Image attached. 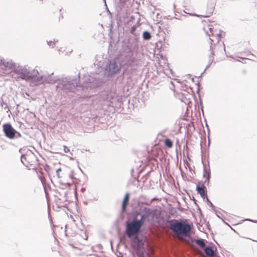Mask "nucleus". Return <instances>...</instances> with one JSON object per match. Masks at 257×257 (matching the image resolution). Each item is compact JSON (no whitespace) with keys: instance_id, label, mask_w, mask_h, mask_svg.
Listing matches in <instances>:
<instances>
[{"instance_id":"1","label":"nucleus","mask_w":257,"mask_h":257,"mask_svg":"<svg viewBox=\"0 0 257 257\" xmlns=\"http://www.w3.org/2000/svg\"><path fill=\"white\" fill-rule=\"evenodd\" d=\"M202 24L204 31L210 37V49L213 56L219 49V46L217 45L222 38L223 32L220 29L219 25L209 20H202ZM220 47L221 48V46Z\"/></svg>"},{"instance_id":"2","label":"nucleus","mask_w":257,"mask_h":257,"mask_svg":"<svg viewBox=\"0 0 257 257\" xmlns=\"http://www.w3.org/2000/svg\"><path fill=\"white\" fill-rule=\"evenodd\" d=\"M170 228L181 240L184 241L185 237H189L191 234V226L187 220H173L170 223Z\"/></svg>"},{"instance_id":"3","label":"nucleus","mask_w":257,"mask_h":257,"mask_svg":"<svg viewBox=\"0 0 257 257\" xmlns=\"http://www.w3.org/2000/svg\"><path fill=\"white\" fill-rule=\"evenodd\" d=\"M141 226L140 221H137V220H134L127 223L125 230L127 236L131 237L137 235L139 232Z\"/></svg>"},{"instance_id":"4","label":"nucleus","mask_w":257,"mask_h":257,"mask_svg":"<svg viewBox=\"0 0 257 257\" xmlns=\"http://www.w3.org/2000/svg\"><path fill=\"white\" fill-rule=\"evenodd\" d=\"M3 128L6 136L10 139H13L16 137H21L20 133L17 132L9 123L4 124Z\"/></svg>"},{"instance_id":"5","label":"nucleus","mask_w":257,"mask_h":257,"mask_svg":"<svg viewBox=\"0 0 257 257\" xmlns=\"http://www.w3.org/2000/svg\"><path fill=\"white\" fill-rule=\"evenodd\" d=\"M216 3L214 0H208L204 8V17L212 15L214 11Z\"/></svg>"},{"instance_id":"6","label":"nucleus","mask_w":257,"mask_h":257,"mask_svg":"<svg viewBox=\"0 0 257 257\" xmlns=\"http://www.w3.org/2000/svg\"><path fill=\"white\" fill-rule=\"evenodd\" d=\"M196 190L203 198L207 197V189L203 183H198L196 186Z\"/></svg>"},{"instance_id":"7","label":"nucleus","mask_w":257,"mask_h":257,"mask_svg":"<svg viewBox=\"0 0 257 257\" xmlns=\"http://www.w3.org/2000/svg\"><path fill=\"white\" fill-rule=\"evenodd\" d=\"M19 74L21 78L26 80L33 78V76L26 69H21V72L19 71Z\"/></svg>"},{"instance_id":"8","label":"nucleus","mask_w":257,"mask_h":257,"mask_svg":"<svg viewBox=\"0 0 257 257\" xmlns=\"http://www.w3.org/2000/svg\"><path fill=\"white\" fill-rule=\"evenodd\" d=\"M163 154L162 150L160 148H155L152 150V156H150V160L156 161V158Z\"/></svg>"},{"instance_id":"9","label":"nucleus","mask_w":257,"mask_h":257,"mask_svg":"<svg viewBox=\"0 0 257 257\" xmlns=\"http://www.w3.org/2000/svg\"><path fill=\"white\" fill-rule=\"evenodd\" d=\"M206 254L210 257H213L214 255L215 252L211 246H207L204 249Z\"/></svg>"},{"instance_id":"10","label":"nucleus","mask_w":257,"mask_h":257,"mask_svg":"<svg viewBox=\"0 0 257 257\" xmlns=\"http://www.w3.org/2000/svg\"><path fill=\"white\" fill-rule=\"evenodd\" d=\"M128 201H129V194L126 193L125 195V196L124 197L123 202H122V209L123 211L125 210V209L126 208V206H127V205L128 203Z\"/></svg>"},{"instance_id":"11","label":"nucleus","mask_w":257,"mask_h":257,"mask_svg":"<svg viewBox=\"0 0 257 257\" xmlns=\"http://www.w3.org/2000/svg\"><path fill=\"white\" fill-rule=\"evenodd\" d=\"M164 144H165V146L169 148H171L173 146L172 141L169 139H166L165 140Z\"/></svg>"},{"instance_id":"12","label":"nucleus","mask_w":257,"mask_h":257,"mask_svg":"<svg viewBox=\"0 0 257 257\" xmlns=\"http://www.w3.org/2000/svg\"><path fill=\"white\" fill-rule=\"evenodd\" d=\"M143 38L145 40H149L151 38V36L150 33L149 32H147V31L144 32L143 33Z\"/></svg>"},{"instance_id":"13","label":"nucleus","mask_w":257,"mask_h":257,"mask_svg":"<svg viewBox=\"0 0 257 257\" xmlns=\"http://www.w3.org/2000/svg\"><path fill=\"white\" fill-rule=\"evenodd\" d=\"M197 244L200 246L201 247H204L205 246V243L203 240L202 239H198L195 241Z\"/></svg>"},{"instance_id":"14","label":"nucleus","mask_w":257,"mask_h":257,"mask_svg":"<svg viewBox=\"0 0 257 257\" xmlns=\"http://www.w3.org/2000/svg\"><path fill=\"white\" fill-rule=\"evenodd\" d=\"M146 217H147L146 216H145V215H143L142 216L141 219L139 220H137V221H140L141 226H142L143 224V221L146 218Z\"/></svg>"},{"instance_id":"15","label":"nucleus","mask_w":257,"mask_h":257,"mask_svg":"<svg viewBox=\"0 0 257 257\" xmlns=\"http://www.w3.org/2000/svg\"><path fill=\"white\" fill-rule=\"evenodd\" d=\"M136 28H137V27L135 25H134L132 28H131V33L132 34H135V32L136 30Z\"/></svg>"},{"instance_id":"16","label":"nucleus","mask_w":257,"mask_h":257,"mask_svg":"<svg viewBox=\"0 0 257 257\" xmlns=\"http://www.w3.org/2000/svg\"><path fill=\"white\" fill-rule=\"evenodd\" d=\"M64 151L65 153H69L70 152V149L68 147H67L66 146H64Z\"/></svg>"},{"instance_id":"17","label":"nucleus","mask_w":257,"mask_h":257,"mask_svg":"<svg viewBox=\"0 0 257 257\" xmlns=\"http://www.w3.org/2000/svg\"><path fill=\"white\" fill-rule=\"evenodd\" d=\"M121 3H123V4H125L126 3V2L127 1V0H120Z\"/></svg>"},{"instance_id":"18","label":"nucleus","mask_w":257,"mask_h":257,"mask_svg":"<svg viewBox=\"0 0 257 257\" xmlns=\"http://www.w3.org/2000/svg\"><path fill=\"white\" fill-rule=\"evenodd\" d=\"M59 171H61V168H59L57 170V172L58 173Z\"/></svg>"},{"instance_id":"19","label":"nucleus","mask_w":257,"mask_h":257,"mask_svg":"<svg viewBox=\"0 0 257 257\" xmlns=\"http://www.w3.org/2000/svg\"><path fill=\"white\" fill-rule=\"evenodd\" d=\"M252 240L253 241L257 242V239H252Z\"/></svg>"},{"instance_id":"20","label":"nucleus","mask_w":257,"mask_h":257,"mask_svg":"<svg viewBox=\"0 0 257 257\" xmlns=\"http://www.w3.org/2000/svg\"><path fill=\"white\" fill-rule=\"evenodd\" d=\"M140 257H143V256H140Z\"/></svg>"}]
</instances>
